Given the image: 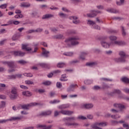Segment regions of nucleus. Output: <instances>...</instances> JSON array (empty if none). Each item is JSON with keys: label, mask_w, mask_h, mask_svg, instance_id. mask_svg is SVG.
Here are the masks:
<instances>
[{"label": "nucleus", "mask_w": 129, "mask_h": 129, "mask_svg": "<svg viewBox=\"0 0 129 129\" xmlns=\"http://www.w3.org/2000/svg\"><path fill=\"white\" fill-rule=\"evenodd\" d=\"M79 40H80V38L79 37H70L66 40L65 42L66 43H68V42H70L71 43V44L73 45V46H76V45H78L79 44Z\"/></svg>", "instance_id": "f257e3e1"}, {"label": "nucleus", "mask_w": 129, "mask_h": 129, "mask_svg": "<svg viewBox=\"0 0 129 129\" xmlns=\"http://www.w3.org/2000/svg\"><path fill=\"white\" fill-rule=\"evenodd\" d=\"M119 55L120 57L116 58L115 62H117V63H119V62H122L123 63L125 62V58H126V55L125 54V52L123 51H120L119 52Z\"/></svg>", "instance_id": "f03ea898"}, {"label": "nucleus", "mask_w": 129, "mask_h": 129, "mask_svg": "<svg viewBox=\"0 0 129 129\" xmlns=\"http://www.w3.org/2000/svg\"><path fill=\"white\" fill-rule=\"evenodd\" d=\"M102 126H106V122H96L91 125V127L93 129H102L101 128V127H102Z\"/></svg>", "instance_id": "7ed1b4c3"}, {"label": "nucleus", "mask_w": 129, "mask_h": 129, "mask_svg": "<svg viewBox=\"0 0 129 129\" xmlns=\"http://www.w3.org/2000/svg\"><path fill=\"white\" fill-rule=\"evenodd\" d=\"M11 93L13 95H10L11 99H16L18 97V94L17 93V89L15 88H13L11 90Z\"/></svg>", "instance_id": "20e7f679"}, {"label": "nucleus", "mask_w": 129, "mask_h": 129, "mask_svg": "<svg viewBox=\"0 0 129 129\" xmlns=\"http://www.w3.org/2000/svg\"><path fill=\"white\" fill-rule=\"evenodd\" d=\"M101 44L103 48H109V47L113 46V42L111 41L110 43H107L105 41H102Z\"/></svg>", "instance_id": "39448f33"}, {"label": "nucleus", "mask_w": 129, "mask_h": 129, "mask_svg": "<svg viewBox=\"0 0 129 129\" xmlns=\"http://www.w3.org/2000/svg\"><path fill=\"white\" fill-rule=\"evenodd\" d=\"M35 105H39V103H31L27 105H22L21 108L23 109H29L30 106H35Z\"/></svg>", "instance_id": "423d86ee"}, {"label": "nucleus", "mask_w": 129, "mask_h": 129, "mask_svg": "<svg viewBox=\"0 0 129 129\" xmlns=\"http://www.w3.org/2000/svg\"><path fill=\"white\" fill-rule=\"evenodd\" d=\"M100 11H91V14H88L87 15L88 18H94V17H96L97 16V14H100Z\"/></svg>", "instance_id": "0eeeda50"}, {"label": "nucleus", "mask_w": 129, "mask_h": 129, "mask_svg": "<svg viewBox=\"0 0 129 129\" xmlns=\"http://www.w3.org/2000/svg\"><path fill=\"white\" fill-rule=\"evenodd\" d=\"M3 64L8 65L10 68H14L15 67V62L14 61H3Z\"/></svg>", "instance_id": "6e6552de"}, {"label": "nucleus", "mask_w": 129, "mask_h": 129, "mask_svg": "<svg viewBox=\"0 0 129 129\" xmlns=\"http://www.w3.org/2000/svg\"><path fill=\"white\" fill-rule=\"evenodd\" d=\"M113 106L116 108H119L121 111H122L123 109H125V106L121 104H114Z\"/></svg>", "instance_id": "1a4fd4ad"}, {"label": "nucleus", "mask_w": 129, "mask_h": 129, "mask_svg": "<svg viewBox=\"0 0 129 129\" xmlns=\"http://www.w3.org/2000/svg\"><path fill=\"white\" fill-rule=\"evenodd\" d=\"M93 107V104H82L81 105V108H86V109H89Z\"/></svg>", "instance_id": "9d476101"}, {"label": "nucleus", "mask_w": 129, "mask_h": 129, "mask_svg": "<svg viewBox=\"0 0 129 129\" xmlns=\"http://www.w3.org/2000/svg\"><path fill=\"white\" fill-rule=\"evenodd\" d=\"M13 54L14 56H19L20 57H23V56H25L26 53L21 51H13Z\"/></svg>", "instance_id": "9b49d317"}, {"label": "nucleus", "mask_w": 129, "mask_h": 129, "mask_svg": "<svg viewBox=\"0 0 129 129\" xmlns=\"http://www.w3.org/2000/svg\"><path fill=\"white\" fill-rule=\"evenodd\" d=\"M15 13H16V14H19L18 15H17L15 16V19H22V18H24V16H23L21 14V13H22L21 10H16L15 11Z\"/></svg>", "instance_id": "f8f14e48"}, {"label": "nucleus", "mask_w": 129, "mask_h": 129, "mask_svg": "<svg viewBox=\"0 0 129 129\" xmlns=\"http://www.w3.org/2000/svg\"><path fill=\"white\" fill-rule=\"evenodd\" d=\"M20 8H30L31 4L28 2H22L20 4Z\"/></svg>", "instance_id": "ddd939ff"}, {"label": "nucleus", "mask_w": 129, "mask_h": 129, "mask_svg": "<svg viewBox=\"0 0 129 129\" xmlns=\"http://www.w3.org/2000/svg\"><path fill=\"white\" fill-rule=\"evenodd\" d=\"M114 45H117V46H123L124 45H125V42L121 41H115L114 42H113V46H114Z\"/></svg>", "instance_id": "4468645a"}, {"label": "nucleus", "mask_w": 129, "mask_h": 129, "mask_svg": "<svg viewBox=\"0 0 129 129\" xmlns=\"http://www.w3.org/2000/svg\"><path fill=\"white\" fill-rule=\"evenodd\" d=\"M51 113H52V111L48 110L45 112H42L39 114V116H46V115H50Z\"/></svg>", "instance_id": "2eb2a0df"}, {"label": "nucleus", "mask_w": 129, "mask_h": 129, "mask_svg": "<svg viewBox=\"0 0 129 129\" xmlns=\"http://www.w3.org/2000/svg\"><path fill=\"white\" fill-rule=\"evenodd\" d=\"M69 19L70 20H73V23L74 24H79L80 23V21L77 20L78 19L77 17L71 16L69 17Z\"/></svg>", "instance_id": "dca6fc26"}, {"label": "nucleus", "mask_w": 129, "mask_h": 129, "mask_svg": "<svg viewBox=\"0 0 129 129\" xmlns=\"http://www.w3.org/2000/svg\"><path fill=\"white\" fill-rule=\"evenodd\" d=\"M73 111H69V110H62L60 111V113H62V114H64L66 115H70L73 113Z\"/></svg>", "instance_id": "f3484780"}, {"label": "nucleus", "mask_w": 129, "mask_h": 129, "mask_svg": "<svg viewBox=\"0 0 129 129\" xmlns=\"http://www.w3.org/2000/svg\"><path fill=\"white\" fill-rule=\"evenodd\" d=\"M42 49L43 56H44V57H46V58L47 57H49V54H50V52L46 50V49H45L44 48H42Z\"/></svg>", "instance_id": "a211bd4d"}, {"label": "nucleus", "mask_w": 129, "mask_h": 129, "mask_svg": "<svg viewBox=\"0 0 129 129\" xmlns=\"http://www.w3.org/2000/svg\"><path fill=\"white\" fill-rule=\"evenodd\" d=\"M22 50H26V51H32V48L29 47L28 44H22Z\"/></svg>", "instance_id": "6ab92c4d"}, {"label": "nucleus", "mask_w": 129, "mask_h": 129, "mask_svg": "<svg viewBox=\"0 0 129 129\" xmlns=\"http://www.w3.org/2000/svg\"><path fill=\"white\" fill-rule=\"evenodd\" d=\"M88 54V52H82L80 56V59H81L82 60H85V56H86Z\"/></svg>", "instance_id": "aec40b11"}, {"label": "nucleus", "mask_w": 129, "mask_h": 129, "mask_svg": "<svg viewBox=\"0 0 129 129\" xmlns=\"http://www.w3.org/2000/svg\"><path fill=\"white\" fill-rule=\"evenodd\" d=\"M54 15L52 14H46L43 15L42 17L43 20L47 19H50V18H53Z\"/></svg>", "instance_id": "412c9836"}, {"label": "nucleus", "mask_w": 129, "mask_h": 129, "mask_svg": "<svg viewBox=\"0 0 129 129\" xmlns=\"http://www.w3.org/2000/svg\"><path fill=\"white\" fill-rule=\"evenodd\" d=\"M97 62H87L86 63L87 66H89L90 67H93V66H96L97 65Z\"/></svg>", "instance_id": "4be33fe9"}, {"label": "nucleus", "mask_w": 129, "mask_h": 129, "mask_svg": "<svg viewBox=\"0 0 129 129\" xmlns=\"http://www.w3.org/2000/svg\"><path fill=\"white\" fill-rule=\"evenodd\" d=\"M111 123L112 124H118V123H124V121L123 120H121L119 121L116 120H112Z\"/></svg>", "instance_id": "5701e85b"}, {"label": "nucleus", "mask_w": 129, "mask_h": 129, "mask_svg": "<svg viewBox=\"0 0 129 129\" xmlns=\"http://www.w3.org/2000/svg\"><path fill=\"white\" fill-rule=\"evenodd\" d=\"M58 68H63L66 66V63L64 62H59L56 65Z\"/></svg>", "instance_id": "b1692460"}, {"label": "nucleus", "mask_w": 129, "mask_h": 129, "mask_svg": "<svg viewBox=\"0 0 129 129\" xmlns=\"http://www.w3.org/2000/svg\"><path fill=\"white\" fill-rule=\"evenodd\" d=\"M121 82L126 84L129 83V79L127 77H123L121 79Z\"/></svg>", "instance_id": "393cba45"}, {"label": "nucleus", "mask_w": 129, "mask_h": 129, "mask_svg": "<svg viewBox=\"0 0 129 129\" xmlns=\"http://www.w3.org/2000/svg\"><path fill=\"white\" fill-rule=\"evenodd\" d=\"M22 94H23V95H24V96H32V93H31L28 91L23 92Z\"/></svg>", "instance_id": "a878e982"}, {"label": "nucleus", "mask_w": 129, "mask_h": 129, "mask_svg": "<svg viewBox=\"0 0 129 129\" xmlns=\"http://www.w3.org/2000/svg\"><path fill=\"white\" fill-rule=\"evenodd\" d=\"M66 125H68V126H70L71 125H73V126H78V125H79V124L76 122L66 123Z\"/></svg>", "instance_id": "bb28decb"}, {"label": "nucleus", "mask_w": 129, "mask_h": 129, "mask_svg": "<svg viewBox=\"0 0 129 129\" xmlns=\"http://www.w3.org/2000/svg\"><path fill=\"white\" fill-rule=\"evenodd\" d=\"M76 87H78V86L77 85H72L68 89V91H72V90H73V88H76Z\"/></svg>", "instance_id": "cd10ccee"}, {"label": "nucleus", "mask_w": 129, "mask_h": 129, "mask_svg": "<svg viewBox=\"0 0 129 129\" xmlns=\"http://www.w3.org/2000/svg\"><path fill=\"white\" fill-rule=\"evenodd\" d=\"M107 12H109V13H113L114 14H117L118 13V10H116V9H107Z\"/></svg>", "instance_id": "c85d7f7f"}, {"label": "nucleus", "mask_w": 129, "mask_h": 129, "mask_svg": "<svg viewBox=\"0 0 129 129\" xmlns=\"http://www.w3.org/2000/svg\"><path fill=\"white\" fill-rule=\"evenodd\" d=\"M39 65L40 66L42 67V68H48V69L50 68V65L47 63H40Z\"/></svg>", "instance_id": "c756f323"}, {"label": "nucleus", "mask_w": 129, "mask_h": 129, "mask_svg": "<svg viewBox=\"0 0 129 129\" xmlns=\"http://www.w3.org/2000/svg\"><path fill=\"white\" fill-rule=\"evenodd\" d=\"M22 117H12L10 119H9V121H12V120H20Z\"/></svg>", "instance_id": "7c9ffc66"}, {"label": "nucleus", "mask_w": 129, "mask_h": 129, "mask_svg": "<svg viewBox=\"0 0 129 129\" xmlns=\"http://www.w3.org/2000/svg\"><path fill=\"white\" fill-rule=\"evenodd\" d=\"M69 104L61 105L58 107L59 109H64V108H68Z\"/></svg>", "instance_id": "2f4dec72"}, {"label": "nucleus", "mask_w": 129, "mask_h": 129, "mask_svg": "<svg viewBox=\"0 0 129 129\" xmlns=\"http://www.w3.org/2000/svg\"><path fill=\"white\" fill-rule=\"evenodd\" d=\"M6 88V84H0V92H3L5 90Z\"/></svg>", "instance_id": "473e14b6"}, {"label": "nucleus", "mask_w": 129, "mask_h": 129, "mask_svg": "<svg viewBox=\"0 0 129 129\" xmlns=\"http://www.w3.org/2000/svg\"><path fill=\"white\" fill-rule=\"evenodd\" d=\"M65 119L68 121H72L73 120H76V118L75 117H69L66 118Z\"/></svg>", "instance_id": "72a5a7b5"}, {"label": "nucleus", "mask_w": 129, "mask_h": 129, "mask_svg": "<svg viewBox=\"0 0 129 129\" xmlns=\"http://www.w3.org/2000/svg\"><path fill=\"white\" fill-rule=\"evenodd\" d=\"M60 81H67L68 79H67V77H66V75H62L61 78L60 79Z\"/></svg>", "instance_id": "f704fd0d"}, {"label": "nucleus", "mask_w": 129, "mask_h": 129, "mask_svg": "<svg viewBox=\"0 0 129 129\" xmlns=\"http://www.w3.org/2000/svg\"><path fill=\"white\" fill-rule=\"evenodd\" d=\"M63 38H64V36L62 34H58L53 36L54 39H63Z\"/></svg>", "instance_id": "c9c22d12"}, {"label": "nucleus", "mask_w": 129, "mask_h": 129, "mask_svg": "<svg viewBox=\"0 0 129 129\" xmlns=\"http://www.w3.org/2000/svg\"><path fill=\"white\" fill-rule=\"evenodd\" d=\"M121 30L122 32V35L123 37L126 35V32H125V29L123 26H121Z\"/></svg>", "instance_id": "e433bc0d"}, {"label": "nucleus", "mask_w": 129, "mask_h": 129, "mask_svg": "<svg viewBox=\"0 0 129 129\" xmlns=\"http://www.w3.org/2000/svg\"><path fill=\"white\" fill-rule=\"evenodd\" d=\"M111 117L113 118V119H117L118 118H120V115L116 114V115H112Z\"/></svg>", "instance_id": "4c0bfd02"}, {"label": "nucleus", "mask_w": 129, "mask_h": 129, "mask_svg": "<svg viewBox=\"0 0 129 129\" xmlns=\"http://www.w3.org/2000/svg\"><path fill=\"white\" fill-rule=\"evenodd\" d=\"M19 64H21V65H25V64H27L28 61L24 60H20L17 61Z\"/></svg>", "instance_id": "58836bf2"}, {"label": "nucleus", "mask_w": 129, "mask_h": 129, "mask_svg": "<svg viewBox=\"0 0 129 129\" xmlns=\"http://www.w3.org/2000/svg\"><path fill=\"white\" fill-rule=\"evenodd\" d=\"M25 84H28V85H34V82L31 80H26L25 82Z\"/></svg>", "instance_id": "ea45409f"}, {"label": "nucleus", "mask_w": 129, "mask_h": 129, "mask_svg": "<svg viewBox=\"0 0 129 129\" xmlns=\"http://www.w3.org/2000/svg\"><path fill=\"white\" fill-rule=\"evenodd\" d=\"M58 16H59V17L60 18H65L67 17V15H66L63 13H59L58 14Z\"/></svg>", "instance_id": "a19ab883"}, {"label": "nucleus", "mask_w": 129, "mask_h": 129, "mask_svg": "<svg viewBox=\"0 0 129 129\" xmlns=\"http://www.w3.org/2000/svg\"><path fill=\"white\" fill-rule=\"evenodd\" d=\"M8 5V4H2L0 6V8H1L2 10H5V9H7Z\"/></svg>", "instance_id": "79ce46f5"}, {"label": "nucleus", "mask_w": 129, "mask_h": 129, "mask_svg": "<svg viewBox=\"0 0 129 129\" xmlns=\"http://www.w3.org/2000/svg\"><path fill=\"white\" fill-rule=\"evenodd\" d=\"M109 39L110 41H115V40H117V37L115 36H109Z\"/></svg>", "instance_id": "37998d69"}, {"label": "nucleus", "mask_w": 129, "mask_h": 129, "mask_svg": "<svg viewBox=\"0 0 129 129\" xmlns=\"http://www.w3.org/2000/svg\"><path fill=\"white\" fill-rule=\"evenodd\" d=\"M123 4H124V0H120V2H116V5L117 6H122Z\"/></svg>", "instance_id": "c03bdc74"}, {"label": "nucleus", "mask_w": 129, "mask_h": 129, "mask_svg": "<svg viewBox=\"0 0 129 129\" xmlns=\"http://www.w3.org/2000/svg\"><path fill=\"white\" fill-rule=\"evenodd\" d=\"M4 107H6V102L1 101L0 104V108H4Z\"/></svg>", "instance_id": "a18cd8bd"}, {"label": "nucleus", "mask_w": 129, "mask_h": 129, "mask_svg": "<svg viewBox=\"0 0 129 129\" xmlns=\"http://www.w3.org/2000/svg\"><path fill=\"white\" fill-rule=\"evenodd\" d=\"M23 75L26 76V77H33V74L31 73H25L23 74Z\"/></svg>", "instance_id": "49530a36"}, {"label": "nucleus", "mask_w": 129, "mask_h": 129, "mask_svg": "<svg viewBox=\"0 0 129 129\" xmlns=\"http://www.w3.org/2000/svg\"><path fill=\"white\" fill-rule=\"evenodd\" d=\"M10 24H14V25H19L20 24V22L18 21H9Z\"/></svg>", "instance_id": "de8ad7c7"}, {"label": "nucleus", "mask_w": 129, "mask_h": 129, "mask_svg": "<svg viewBox=\"0 0 129 129\" xmlns=\"http://www.w3.org/2000/svg\"><path fill=\"white\" fill-rule=\"evenodd\" d=\"M64 56H69V57L73 55V52H69L63 53Z\"/></svg>", "instance_id": "09e8293b"}, {"label": "nucleus", "mask_w": 129, "mask_h": 129, "mask_svg": "<svg viewBox=\"0 0 129 129\" xmlns=\"http://www.w3.org/2000/svg\"><path fill=\"white\" fill-rule=\"evenodd\" d=\"M92 82H93L92 81L89 80H87L84 81L85 84H86L87 85L91 84V83H92Z\"/></svg>", "instance_id": "8fccbe9b"}, {"label": "nucleus", "mask_w": 129, "mask_h": 129, "mask_svg": "<svg viewBox=\"0 0 129 129\" xmlns=\"http://www.w3.org/2000/svg\"><path fill=\"white\" fill-rule=\"evenodd\" d=\"M78 119H82V120H85L87 119V118L84 116L80 115L77 117Z\"/></svg>", "instance_id": "3c124183"}, {"label": "nucleus", "mask_w": 129, "mask_h": 129, "mask_svg": "<svg viewBox=\"0 0 129 129\" xmlns=\"http://www.w3.org/2000/svg\"><path fill=\"white\" fill-rule=\"evenodd\" d=\"M58 102H60V101L59 100H54L53 101H50L49 102V103L54 104L55 103H58Z\"/></svg>", "instance_id": "603ef678"}, {"label": "nucleus", "mask_w": 129, "mask_h": 129, "mask_svg": "<svg viewBox=\"0 0 129 129\" xmlns=\"http://www.w3.org/2000/svg\"><path fill=\"white\" fill-rule=\"evenodd\" d=\"M19 39V35L15 34L12 37L13 41H16V40H18Z\"/></svg>", "instance_id": "864d4df0"}, {"label": "nucleus", "mask_w": 129, "mask_h": 129, "mask_svg": "<svg viewBox=\"0 0 129 129\" xmlns=\"http://www.w3.org/2000/svg\"><path fill=\"white\" fill-rule=\"evenodd\" d=\"M8 79H16V75H10L7 77Z\"/></svg>", "instance_id": "5fc2aeb1"}, {"label": "nucleus", "mask_w": 129, "mask_h": 129, "mask_svg": "<svg viewBox=\"0 0 129 129\" xmlns=\"http://www.w3.org/2000/svg\"><path fill=\"white\" fill-rule=\"evenodd\" d=\"M87 24L88 25H92L93 26V25H95V22L91 20H88Z\"/></svg>", "instance_id": "6e6d98bb"}, {"label": "nucleus", "mask_w": 129, "mask_h": 129, "mask_svg": "<svg viewBox=\"0 0 129 129\" xmlns=\"http://www.w3.org/2000/svg\"><path fill=\"white\" fill-rule=\"evenodd\" d=\"M9 121V119H1L0 120V123H6V122H8Z\"/></svg>", "instance_id": "4d7b16f0"}, {"label": "nucleus", "mask_w": 129, "mask_h": 129, "mask_svg": "<svg viewBox=\"0 0 129 129\" xmlns=\"http://www.w3.org/2000/svg\"><path fill=\"white\" fill-rule=\"evenodd\" d=\"M109 87H108V86L107 84L104 83L102 85V89H106L108 88Z\"/></svg>", "instance_id": "13d9d810"}, {"label": "nucleus", "mask_w": 129, "mask_h": 129, "mask_svg": "<svg viewBox=\"0 0 129 129\" xmlns=\"http://www.w3.org/2000/svg\"><path fill=\"white\" fill-rule=\"evenodd\" d=\"M101 89V88L98 86H95L93 87L94 90H100Z\"/></svg>", "instance_id": "bf43d9fd"}, {"label": "nucleus", "mask_w": 129, "mask_h": 129, "mask_svg": "<svg viewBox=\"0 0 129 129\" xmlns=\"http://www.w3.org/2000/svg\"><path fill=\"white\" fill-rule=\"evenodd\" d=\"M42 84H44V85H51V82L50 81H46L42 83Z\"/></svg>", "instance_id": "052dcab7"}, {"label": "nucleus", "mask_w": 129, "mask_h": 129, "mask_svg": "<svg viewBox=\"0 0 129 129\" xmlns=\"http://www.w3.org/2000/svg\"><path fill=\"white\" fill-rule=\"evenodd\" d=\"M60 113H61V111H55L54 112V116H58Z\"/></svg>", "instance_id": "680f3d73"}, {"label": "nucleus", "mask_w": 129, "mask_h": 129, "mask_svg": "<svg viewBox=\"0 0 129 129\" xmlns=\"http://www.w3.org/2000/svg\"><path fill=\"white\" fill-rule=\"evenodd\" d=\"M123 91L125 92V93H129V89L127 88H125L123 89Z\"/></svg>", "instance_id": "e2e57ef3"}, {"label": "nucleus", "mask_w": 129, "mask_h": 129, "mask_svg": "<svg viewBox=\"0 0 129 129\" xmlns=\"http://www.w3.org/2000/svg\"><path fill=\"white\" fill-rule=\"evenodd\" d=\"M56 87L57 88H61L62 87V84H61L60 82H57L56 83Z\"/></svg>", "instance_id": "0e129e2a"}, {"label": "nucleus", "mask_w": 129, "mask_h": 129, "mask_svg": "<svg viewBox=\"0 0 129 129\" xmlns=\"http://www.w3.org/2000/svg\"><path fill=\"white\" fill-rule=\"evenodd\" d=\"M105 54H106L107 55H110L111 54H112V51L111 50H108V51H106L105 52Z\"/></svg>", "instance_id": "69168bd1"}, {"label": "nucleus", "mask_w": 129, "mask_h": 129, "mask_svg": "<svg viewBox=\"0 0 129 129\" xmlns=\"http://www.w3.org/2000/svg\"><path fill=\"white\" fill-rule=\"evenodd\" d=\"M113 93H117L118 94H119L120 93V91L119 90H114Z\"/></svg>", "instance_id": "338daca9"}, {"label": "nucleus", "mask_w": 129, "mask_h": 129, "mask_svg": "<svg viewBox=\"0 0 129 129\" xmlns=\"http://www.w3.org/2000/svg\"><path fill=\"white\" fill-rule=\"evenodd\" d=\"M87 117L89 119H92V118H93V115L91 114H89V115H87Z\"/></svg>", "instance_id": "774afa93"}]
</instances>
